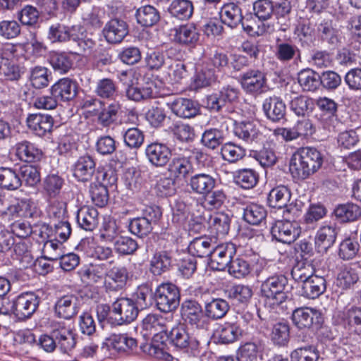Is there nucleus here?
I'll return each instance as SVG.
<instances>
[{
    "mask_svg": "<svg viewBox=\"0 0 361 361\" xmlns=\"http://www.w3.org/2000/svg\"><path fill=\"white\" fill-rule=\"evenodd\" d=\"M228 297L233 301L246 304L252 297L253 292L250 286L244 284H235L227 290Z\"/></svg>",
    "mask_w": 361,
    "mask_h": 361,
    "instance_id": "49530a36",
    "label": "nucleus"
},
{
    "mask_svg": "<svg viewBox=\"0 0 361 361\" xmlns=\"http://www.w3.org/2000/svg\"><path fill=\"white\" fill-rule=\"evenodd\" d=\"M22 185L19 175L11 168H0V187L8 190H15Z\"/></svg>",
    "mask_w": 361,
    "mask_h": 361,
    "instance_id": "a19ab883",
    "label": "nucleus"
},
{
    "mask_svg": "<svg viewBox=\"0 0 361 361\" xmlns=\"http://www.w3.org/2000/svg\"><path fill=\"white\" fill-rule=\"evenodd\" d=\"M221 154L224 160L235 163L245 156V150L232 142H227L222 146Z\"/></svg>",
    "mask_w": 361,
    "mask_h": 361,
    "instance_id": "052dcab7",
    "label": "nucleus"
},
{
    "mask_svg": "<svg viewBox=\"0 0 361 361\" xmlns=\"http://www.w3.org/2000/svg\"><path fill=\"white\" fill-rule=\"evenodd\" d=\"M121 109V104L118 102H113L105 106L102 103V107L96 109L94 114L97 116V123L103 127H109L117 119V115Z\"/></svg>",
    "mask_w": 361,
    "mask_h": 361,
    "instance_id": "7c9ffc66",
    "label": "nucleus"
},
{
    "mask_svg": "<svg viewBox=\"0 0 361 361\" xmlns=\"http://www.w3.org/2000/svg\"><path fill=\"white\" fill-rule=\"evenodd\" d=\"M228 309V302L221 298L213 299L205 305L207 316L213 319H218L224 317Z\"/></svg>",
    "mask_w": 361,
    "mask_h": 361,
    "instance_id": "864d4df0",
    "label": "nucleus"
},
{
    "mask_svg": "<svg viewBox=\"0 0 361 361\" xmlns=\"http://www.w3.org/2000/svg\"><path fill=\"white\" fill-rule=\"evenodd\" d=\"M154 298L159 310L169 312L176 310L179 305V290L173 283H161L156 289Z\"/></svg>",
    "mask_w": 361,
    "mask_h": 361,
    "instance_id": "20e7f679",
    "label": "nucleus"
},
{
    "mask_svg": "<svg viewBox=\"0 0 361 361\" xmlns=\"http://www.w3.org/2000/svg\"><path fill=\"white\" fill-rule=\"evenodd\" d=\"M235 253V247L231 243L212 247L211 254L209 255L211 267L216 270H224L228 266Z\"/></svg>",
    "mask_w": 361,
    "mask_h": 361,
    "instance_id": "1a4fd4ad",
    "label": "nucleus"
},
{
    "mask_svg": "<svg viewBox=\"0 0 361 361\" xmlns=\"http://www.w3.org/2000/svg\"><path fill=\"white\" fill-rule=\"evenodd\" d=\"M168 337L171 343L177 348L185 350L194 355L199 353L200 341L190 336L183 324L173 327Z\"/></svg>",
    "mask_w": 361,
    "mask_h": 361,
    "instance_id": "423d86ee",
    "label": "nucleus"
},
{
    "mask_svg": "<svg viewBox=\"0 0 361 361\" xmlns=\"http://www.w3.org/2000/svg\"><path fill=\"white\" fill-rule=\"evenodd\" d=\"M51 93L63 101H69L76 96L77 85L68 78H61L51 87Z\"/></svg>",
    "mask_w": 361,
    "mask_h": 361,
    "instance_id": "4be33fe9",
    "label": "nucleus"
},
{
    "mask_svg": "<svg viewBox=\"0 0 361 361\" xmlns=\"http://www.w3.org/2000/svg\"><path fill=\"white\" fill-rule=\"evenodd\" d=\"M167 106L177 116L188 118L196 116L199 109L191 99L178 97L166 103Z\"/></svg>",
    "mask_w": 361,
    "mask_h": 361,
    "instance_id": "a211bd4d",
    "label": "nucleus"
},
{
    "mask_svg": "<svg viewBox=\"0 0 361 361\" xmlns=\"http://www.w3.org/2000/svg\"><path fill=\"white\" fill-rule=\"evenodd\" d=\"M76 219L81 228L90 231L99 224V213L92 207L82 206L78 210Z\"/></svg>",
    "mask_w": 361,
    "mask_h": 361,
    "instance_id": "bb28decb",
    "label": "nucleus"
},
{
    "mask_svg": "<svg viewBox=\"0 0 361 361\" xmlns=\"http://www.w3.org/2000/svg\"><path fill=\"white\" fill-rule=\"evenodd\" d=\"M338 229L333 225H324L315 235V245L319 252H326L336 242Z\"/></svg>",
    "mask_w": 361,
    "mask_h": 361,
    "instance_id": "412c9836",
    "label": "nucleus"
},
{
    "mask_svg": "<svg viewBox=\"0 0 361 361\" xmlns=\"http://www.w3.org/2000/svg\"><path fill=\"white\" fill-rule=\"evenodd\" d=\"M35 207L34 202L30 198L17 199L13 197V220L20 216L31 215Z\"/></svg>",
    "mask_w": 361,
    "mask_h": 361,
    "instance_id": "680f3d73",
    "label": "nucleus"
},
{
    "mask_svg": "<svg viewBox=\"0 0 361 361\" xmlns=\"http://www.w3.org/2000/svg\"><path fill=\"white\" fill-rule=\"evenodd\" d=\"M96 164L90 156L78 158L73 166V176L79 181L87 182L95 172Z\"/></svg>",
    "mask_w": 361,
    "mask_h": 361,
    "instance_id": "aec40b11",
    "label": "nucleus"
},
{
    "mask_svg": "<svg viewBox=\"0 0 361 361\" xmlns=\"http://www.w3.org/2000/svg\"><path fill=\"white\" fill-rule=\"evenodd\" d=\"M271 235L279 242L290 244L300 234V227L295 221H277L271 228Z\"/></svg>",
    "mask_w": 361,
    "mask_h": 361,
    "instance_id": "6e6552de",
    "label": "nucleus"
},
{
    "mask_svg": "<svg viewBox=\"0 0 361 361\" xmlns=\"http://www.w3.org/2000/svg\"><path fill=\"white\" fill-rule=\"evenodd\" d=\"M319 354L314 346H305L294 350L290 354V361H318Z\"/></svg>",
    "mask_w": 361,
    "mask_h": 361,
    "instance_id": "e2e57ef3",
    "label": "nucleus"
},
{
    "mask_svg": "<svg viewBox=\"0 0 361 361\" xmlns=\"http://www.w3.org/2000/svg\"><path fill=\"white\" fill-rule=\"evenodd\" d=\"M154 212V219H149L147 217H138L132 219L129 224V229L132 233L143 237L149 234L152 231V222L157 221L161 213L159 209Z\"/></svg>",
    "mask_w": 361,
    "mask_h": 361,
    "instance_id": "473e14b6",
    "label": "nucleus"
},
{
    "mask_svg": "<svg viewBox=\"0 0 361 361\" xmlns=\"http://www.w3.org/2000/svg\"><path fill=\"white\" fill-rule=\"evenodd\" d=\"M319 312L312 308L301 307L295 310L292 314L293 324L298 329L310 328L315 319H317Z\"/></svg>",
    "mask_w": 361,
    "mask_h": 361,
    "instance_id": "2f4dec72",
    "label": "nucleus"
},
{
    "mask_svg": "<svg viewBox=\"0 0 361 361\" xmlns=\"http://www.w3.org/2000/svg\"><path fill=\"white\" fill-rule=\"evenodd\" d=\"M336 217L342 222L353 221L360 216V207L355 204L348 203L336 207L334 211Z\"/></svg>",
    "mask_w": 361,
    "mask_h": 361,
    "instance_id": "09e8293b",
    "label": "nucleus"
},
{
    "mask_svg": "<svg viewBox=\"0 0 361 361\" xmlns=\"http://www.w3.org/2000/svg\"><path fill=\"white\" fill-rule=\"evenodd\" d=\"M111 264L110 262L92 266L82 271L81 277L88 283H104L107 274V269Z\"/></svg>",
    "mask_w": 361,
    "mask_h": 361,
    "instance_id": "c9c22d12",
    "label": "nucleus"
},
{
    "mask_svg": "<svg viewBox=\"0 0 361 361\" xmlns=\"http://www.w3.org/2000/svg\"><path fill=\"white\" fill-rule=\"evenodd\" d=\"M214 71L207 64L200 65L196 68L193 83L195 88H202L211 85L216 81Z\"/></svg>",
    "mask_w": 361,
    "mask_h": 361,
    "instance_id": "37998d69",
    "label": "nucleus"
},
{
    "mask_svg": "<svg viewBox=\"0 0 361 361\" xmlns=\"http://www.w3.org/2000/svg\"><path fill=\"white\" fill-rule=\"evenodd\" d=\"M322 154L314 147H301L295 152L290 160L289 170L297 180H305L315 173L322 166Z\"/></svg>",
    "mask_w": 361,
    "mask_h": 361,
    "instance_id": "f257e3e1",
    "label": "nucleus"
},
{
    "mask_svg": "<svg viewBox=\"0 0 361 361\" xmlns=\"http://www.w3.org/2000/svg\"><path fill=\"white\" fill-rule=\"evenodd\" d=\"M103 33L108 42L119 43L128 33V25L123 20L111 19L106 24Z\"/></svg>",
    "mask_w": 361,
    "mask_h": 361,
    "instance_id": "f3484780",
    "label": "nucleus"
},
{
    "mask_svg": "<svg viewBox=\"0 0 361 361\" xmlns=\"http://www.w3.org/2000/svg\"><path fill=\"white\" fill-rule=\"evenodd\" d=\"M290 110L298 116H305L313 111V100L305 96L293 99L290 103Z\"/></svg>",
    "mask_w": 361,
    "mask_h": 361,
    "instance_id": "603ef678",
    "label": "nucleus"
},
{
    "mask_svg": "<svg viewBox=\"0 0 361 361\" xmlns=\"http://www.w3.org/2000/svg\"><path fill=\"white\" fill-rule=\"evenodd\" d=\"M250 271V264L247 260L242 258L231 260L228 264L229 274L236 279L245 278Z\"/></svg>",
    "mask_w": 361,
    "mask_h": 361,
    "instance_id": "0e129e2a",
    "label": "nucleus"
},
{
    "mask_svg": "<svg viewBox=\"0 0 361 361\" xmlns=\"http://www.w3.org/2000/svg\"><path fill=\"white\" fill-rule=\"evenodd\" d=\"M56 314L66 319L76 315L79 311V300L76 295L67 294L59 298L55 303Z\"/></svg>",
    "mask_w": 361,
    "mask_h": 361,
    "instance_id": "ddd939ff",
    "label": "nucleus"
},
{
    "mask_svg": "<svg viewBox=\"0 0 361 361\" xmlns=\"http://www.w3.org/2000/svg\"><path fill=\"white\" fill-rule=\"evenodd\" d=\"M39 298L33 292H25L13 300L11 311L20 319L30 317L37 310Z\"/></svg>",
    "mask_w": 361,
    "mask_h": 361,
    "instance_id": "39448f33",
    "label": "nucleus"
},
{
    "mask_svg": "<svg viewBox=\"0 0 361 361\" xmlns=\"http://www.w3.org/2000/svg\"><path fill=\"white\" fill-rule=\"evenodd\" d=\"M193 9V4L189 0H173L169 7L171 15L180 20L189 19L192 15Z\"/></svg>",
    "mask_w": 361,
    "mask_h": 361,
    "instance_id": "79ce46f5",
    "label": "nucleus"
},
{
    "mask_svg": "<svg viewBox=\"0 0 361 361\" xmlns=\"http://www.w3.org/2000/svg\"><path fill=\"white\" fill-rule=\"evenodd\" d=\"M230 218L228 214L219 212L211 216L209 219L210 228L217 235H225L230 228Z\"/></svg>",
    "mask_w": 361,
    "mask_h": 361,
    "instance_id": "8fccbe9b",
    "label": "nucleus"
},
{
    "mask_svg": "<svg viewBox=\"0 0 361 361\" xmlns=\"http://www.w3.org/2000/svg\"><path fill=\"white\" fill-rule=\"evenodd\" d=\"M290 338V328L287 322L281 321L276 323L272 328L271 338L278 345H285Z\"/></svg>",
    "mask_w": 361,
    "mask_h": 361,
    "instance_id": "4d7b16f0",
    "label": "nucleus"
},
{
    "mask_svg": "<svg viewBox=\"0 0 361 361\" xmlns=\"http://www.w3.org/2000/svg\"><path fill=\"white\" fill-rule=\"evenodd\" d=\"M216 179L210 174L199 173L192 176L188 183L191 191L199 195H205L215 188Z\"/></svg>",
    "mask_w": 361,
    "mask_h": 361,
    "instance_id": "dca6fc26",
    "label": "nucleus"
},
{
    "mask_svg": "<svg viewBox=\"0 0 361 361\" xmlns=\"http://www.w3.org/2000/svg\"><path fill=\"white\" fill-rule=\"evenodd\" d=\"M240 82L244 90L250 93L259 92L266 84V78L259 70H249L239 78Z\"/></svg>",
    "mask_w": 361,
    "mask_h": 361,
    "instance_id": "2eb2a0df",
    "label": "nucleus"
},
{
    "mask_svg": "<svg viewBox=\"0 0 361 361\" xmlns=\"http://www.w3.org/2000/svg\"><path fill=\"white\" fill-rule=\"evenodd\" d=\"M117 177L112 171H97L96 180L90 186V193L92 202L99 207H103L108 203L109 195L108 188L114 187Z\"/></svg>",
    "mask_w": 361,
    "mask_h": 361,
    "instance_id": "7ed1b4c3",
    "label": "nucleus"
},
{
    "mask_svg": "<svg viewBox=\"0 0 361 361\" xmlns=\"http://www.w3.org/2000/svg\"><path fill=\"white\" fill-rule=\"evenodd\" d=\"M173 41L182 45L195 44L199 39L197 28L192 24H186L175 27L172 30Z\"/></svg>",
    "mask_w": 361,
    "mask_h": 361,
    "instance_id": "b1692460",
    "label": "nucleus"
},
{
    "mask_svg": "<svg viewBox=\"0 0 361 361\" xmlns=\"http://www.w3.org/2000/svg\"><path fill=\"white\" fill-rule=\"evenodd\" d=\"M264 345L262 342L249 341L240 345L237 350V356L240 361H258L262 358Z\"/></svg>",
    "mask_w": 361,
    "mask_h": 361,
    "instance_id": "c85d7f7f",
    "label": "nucleus"
},
{
    "mask_svg": "<svg viewBox=\"0 0 361 361\" xmlns=\"http://www.w3.org/2000/svg\"><path fill=\"white\" fill-rule=\"evenodd\" d=\"M171 259L166 252L154 254L150 262V270L154 275H161L171 267Z\"/></svg>",
    "mask_w": 361,
    "mask_h": 361,
    "instance_id": "13d9d810",
    "label": "nucleus"
},
{
    "mask_svg": "<svg viewBox=\"0 0 361 361\" xmlns=\"http://www.w3.org/2000/svg\"><path fill=\"white\" fill-rule=\"evenodd\" d=\"M128 279L127 269L121 266H114L107 269L104 281V287L108 292H116L122 290Z\"/></svg>",
    "mask_w": 361,
    "mask_h": 361,
    "instance_id": "9b49d317",
    "label": "nucleus"
},
{
    "mask_svg": "<svg viewBox=\"0 0 361 361\" xmlns=\"http://www.w3.org/2000/svg\"><path fill=\"white\" fill-rule=\"evenodd\" d=\"M51 335L55 338L57 348L63 354L69 355L76 345L75 334L64 322L54 324Z\"/></svg>",
    "mask_w": 361,
    "mask_h": 361,
    "instance_id": "0eeeda50",
    "label": "nucleus"
},
{
    "mask_svg": "<svg viewBox=\"0 0 361 361\" xmlns=\"http://www.w3.org/2000/svg\"><path fill=\"white\" fill-rule=\"evenodd\" d=\"M51 78V72L46 67L37 66L30 69L29 79L35 88L41 89L47 87Z\"/></svg>",
    "mask_w": 361,
    "mask_h": 361,
    "instance_id": "c03bdc74",
    "label": "nucleus"
},
{
    "mask_svg": "<svg viewBox=\"0 0 361 361\" xmlns=\"http://www.w3.org/2000/svg\"><path fill=\"white\" fill-rule=\"evenodd\" d=\"M63 179L56 174L47 176L44 180L43 188L50 197L57 196L63 185Z\"/></svg>",
    "mask_w": 361,
    "mask_h": 361,
    "instance_id": "69168bd1",
    "label": "nucleus"
},
{
    "mask_svg": "<svg viewBox=\"0 0 361 361\" xmlns=\"http://www.w3.org/2000/svg\"><path fill=\"white\" fill-rule=\"evenodd\" d=\"M13 244V252L18 257V259L23 264L24 267H27L32 264L33 258L29 251V245L25 240H20Z\"/></svg>",
    "mask_w": 361,
    "mask_h": 361,
    "instance_id": "774afa93",
    "label": "nucleus"
},
{
    "mask_svg": "<svg viewBox=\"0 0 361 361\" xmlns=\"http://www.w3.org/2000/svg\"><path fill=\"white\" fill-rule=\"evenodd\" d=\"M136 18L138 23L142 26L149 27L159 21V14L154 7L147 5L137 9Z\"/></svg>",
    "mask_w": 361,
    "mask_h": 361,
    "instance_id": "de8ad7c7",
    "label": "nucleus"
},
{
    "mask_svg": "<svg viewBox=\"0 0 361 361\" xmlns=\"http://www.w3.org/2000/svg\"><path fill=\"white\" fill-rule=\"evenodd\" d=\"M169 171L175 178L182 179L192 173L193 167L187 157H176L170 163Z\"/></svg>",
    "mask_w": 361,
    "mask_h": 361,
    "instance_id": "e433bc0d",
    "label": "nucleus"
},
{
    "mask_svg": "<svg viewBox=\"0 0 361 361\" xmlns=\"http://www.w3.org/2000/svg\"><path fill=\"white\" fill-rule=\"evenodd\" d=\"M145 154L149 161L157 167L166 166L171 157L169 147L159 142L148 145L145 149Z\"/></svg>",
    "mask_w": 361,
    "mask_h": 361,
    "instance_id": "f8f14e48",
    "label": "nucleus"
},
{
    "mask_svg": "<svg viewBox=\"0 0 361 361\" xmlns=\"http://www.w3.org/2000/svg\"><path fill=\"white\" fill-rule=\"evenodd\" d=\"M53 123V119L49 115L34 114L29 115L27 118L28 128L39 136H43L50 132Z\"/></svg>",
    "mask_w": 361,
    "mask_h": 361,
    "instance_id": "393cba45",
    "label": "nucleus"
},
{
    "mask_svg": "<svg viewBox=\"0 0 361 361\" xmlns=\"http://www.w3.org/2000/svg\"><path fill=\"white\" fill-rule=\"evenodd\" d=\"M267 216V211L264 207L251 204L244 209L243 218L249 224L252 225H258Z\"/></svg>",
    "mask_w": 361,
    "mask_h": 361,
    "instance_id": "6e6d98bb",
    "label": "nucleus"
},
{
    "mask_svg": "<svg viewBox=\"0 0 361 361\" xmlns=\"http://www.w3.org/2000/svg\"><path fill=\"white\" fill-rule=\"evenodd\" d=\"M326 289V281L323 276L314 274L302 284V295L309 299H315L322 295Z\"/></svg>",
    "mask_w": 361,
    "mask_h": 361,
    "instance_id": "c756f323",
    "label": "nucleus"
},
{
    "mask_svg": "<svg viewBox=\"0 0 361 361\" xmlns=\"http://www.w3.org/2000/svg\"><path fill=\"white\" fill-rule=\"evenodd\" d=\"M185 65L178 61L167 58L164 73L169 82H179L185 75Z\"/></svg>",
    "mask_w": 361,
    "mask_h": 361,
    "instance_id": "ea45409f",
    "label": "nucleus"
},
{
    "mask_svg": "<svg viewBox=\"0 0 361 361\" xmlns=\"http://www.w3.org/2000/svg\"><path fill=\"white\" fill-rule=\"evenodd\" d=\"M181 314L183 319L192 325H197L203 317L200 305L195 300H187L183 303Z\"/></svg>",
    "mask_w": 361,
    "mask_h": 361,
    "instance_id": "4c0bfd02",
    "label": "nucleus"
},
{
    "mask_svg": "<svg viewBox=\"0 0 361 361\" xmlns=\"http://www.w3.org/2000/svg\"><path fill=\"white\" fill-rule=\"evenodd\" d=\"M95 92L103 99L114 98L117 92V87L113 80L103 78L97 82Z\"/></svg>",
    "mask_w": 361,
    "mask_h": 361,
    "instance_id": "338daca9",
    "label": "nucleus"
},
{
    "mask_svg": "<svg viewBox=\"0 0 361 361\" xmlns=\"http://www.w3.org/2000/svg\"><path fill=\"white\" fill-rule=\"evenodd\" d=\"M13 150L18 159L25 162L39 161L42 156L41 149L26 140L18 142L13 147Z\"/></svg>",
    "mask_w": 361,
    "mask_h": 361,
    "instance_id": "cd10ccee",
    "label": "nucleus"
},
{
    "mask_svg": "<svg viewBox=\"0 0 361 361\" xmlns=\"http://www.w3.org/2000/svg\"><path fill=\"white\" fill-rule=\"evenodd\" d=\"M320 75L310 68L300 71L298 74V81L305 92H315L321 85Z\"/></svg>",
    "mask_w": 361,
    "mask_h": 361,
    "instance_id": "72a5a7b5",
    "label": "nucleus"
},
{
    "mask_svg": "<svg viewBox=\"0 0 361 361\" xmlns=\"http://www.w3.org/2000/svg\"><path fill=\"white\" fill-rule=\"evenodd\" d=\"M212 248V240L207 237L196 238L188 247L189 253L198 257H209Z\"/></svg>",
    "mask_w": 361,
    "mask_h": 361,
    "instance_id": "a18cd8bd",
    "label": "nucleus"
},
{
    "mask_svg": "<svg viewBox=\"0 0 361 361\" xmlns=\"http://www.w3.org/2000/svg\"><path fill=\"white\" fill-rule=\"evenodd\" d=\"M233 133L235 136L247 143L257 142L262 137L259 129V124L253 121L236 122Z\"/></svg>",
    "mask_w": 361,
    "mask_h": 361,
    "instance_id": "4468645a",
    "label": "nucleus"
},
{
    "mask_svg": "<svg viewBox=\"0 0 361 361\" xmlns=\"http://www.w3.org/2000/svg\"><path fill=\"white\" fill-rule=\"evenodd\" d=\"M219 16L222 23L234 28L243 20L241 8L233 2L225 4L219 11Z\"/></svg>",
    "mask_w": 361,
    "mask_h": 361,
    "instance_id": "a878e982",
    "label": "nucleus"
},
{
    "mask_svg": "<svg viewBox=\"0 0 361 361\" xmlns=\"http://www.w3.org/2000/svg\"><path fill=\"white\" fill-rule=\"evenodd\" d=\"M290 192L289 189L283 185H280L273 188L268 196L269 205L274 208H284L290 199Z\"/></svg>",
    "mask_w": 361,
    "mask_h": 361,
    "instance_id": "58836bf2",
    "label": "nucleus"
},
{
    "mask_svg": "<svg viewBox=\"0 0 361 361\" xmlns=\"http://www.w3.org/2000/svg\"><path fill=\"white\" fill-rule=\"evenodd\" d=\"M287 284L288 279L283 274L269 276L262 281L260 293L262 297L265 298L266 305L274 307L284 302L287 298L284 291Z\"/></svg>",
    "mask_w": 361,
    "mask_h": 361,
    "instance_id": "f03ea898",
    "label": "nucleus"
},
{
    "mask_svg": "<svg viewBox=\"0 0 361 361\" xmlns=\"http://www.w3.org/2000/svg\"><path fill=\"white\" fill-rule=\"evenodd\" d=\"M359 269L355 265L341 267L336 276L335 284L342 290L350 289L359 281Z\"/></svg>",
    "mask_w": 361,
    "mask_h": 361,
    "instance_id": "6ab92c4d",
    "label": "nucleus"
},
{
    "mask_svg": "<svg viewBox=\"0 0 361 361\" xmlns=\"http://www.w3.org/2000/svg\"><path fill=\"white\" fill-rule=\"evenodd\" d=\"M235 183L244 189L254 188L258 182V173L253 169L239 170L234 176Z\"/></svg>",
    "mask_w": 361,
    "mask_h": 361,
    "instance_id": "3c124183",
    "label": "nucleus"
},
{
    "mask_svg": "<svg viewBox=\"0 0 361 361\" xmlns=\"http://www.w3.org/2000/svg\"><path fill=\"white\" fill-rule=\"evenodd\" d=\"M343 315L348 324L354 328L350 338L357 343L361 342V307H351L343 312Z\"/></svg>",
    "mask_w": 361,
    "mask_h": 361,
    "instance_id": "f704fd0d",
    "label": "nucleus"
},
{
    "mask_svg": "<svg viewBox=\"0 0 361 361\" xmlns=\"http://www.w3.org/2000/svg\"><path fill=\"white\" fill-rule=\"evenodd\" d=\"M112 312L118 316L120 324L134 321L138 314V307L135 302L127 298H118L112 304Z\"/></svg>",
    "mask_w": 361,
    "mask_h": 361,
    "instance_id": "9d476101",
    "label": "nucleus"
},
{
    "mask_svg": "<svg viewBox=\"0 0 361 361\" xmlns=\"http://www.w3.org/2000/svg\"><path fill=\"white\" fill-rule=\"evenodd\" d=\"M241 335L239 326L234 323L226 322L219 327L218 336L223 343H233Z\"/></svg>",
    "mask_w": 361,
    "mask_h": 361,
    "instance_id": "bf43d9fd",
    "label": "nucleus"
},
{
    "mask_svg": "<svg viewBox=\"0 0 361 361\" xmlns=\"http://www.w3.org/2000/svg\"><path fill=\"white\" fill-rule=\"evenodd\" d=\"M49 63L55 71L61 74L66 73L73 66L72 59L66 53H51Z\"/></svg>",
    "mask_w": 361,
    "mask_h": 361,
    "instance_id": "5fc2aeb1",
    "label": "nucleus"
},
{
    "mask_svg": "<svg viewBox=\"0 0 361 361\" xmlns=\"http://www.w3.org/2000/svg\"><path fill=\"white\" fill-rule=\"evenodd\" d=\"M266 116L272 121H279L283 118L286 107L283 100L276 96L264 99L262 105Z\"/></svg>",
    "mask_w": 361,
    "mask_h": 361,
    "instance_id": "5701e85b",
    "label": "nucleus"
}]
</instances>
